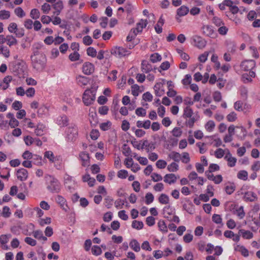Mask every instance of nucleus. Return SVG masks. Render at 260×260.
<instances>
[{
  "instance_id": "obj_1",
  "label": "nucleus",
  "mask_w": 260,
  "mask_h": 260,
  "mask_svg": "<svg viewBox=\"0 0 260 260\" xmlns=\"http://www.w3.org/2000/svg\"><path fill=\"white\" fill-rule=\"evenodd\" d=\"M42 47V45L41 44H36L33 54L30 56L32 67L38 72H41L43 70L46 63L45 55L39 50Z\"/></svg>"
},
{
  "instance_id": "obj_2",
  "label": "nucleus",
  "mask_w": 260,
  "mask_h": 260,
  "mask_svg": "<svg viewBox=\"0 0 260 260\" xmlns=\"http://www.w3.org/2000/svg\"><path fill=\"white\" fill-rule=\"evenodd\" d=\"M47 188L52 193H58L60 190V184L54 176L47 175L45 177Z\"/></svg>"
},
{
  "instance_id": "obj_3",
  "label": "nucleus",
  "mask_w": 260,
  "mask_h": 260,
  "mask_svg": "<svg viewBox=\"0 0 260 260\" xmlns=\"http://www.w3.org/2000/svg\"><path fill=\"white\" fill-rule=\"evenodd\" d=\"M111 53L116 57L121 58L129 55L131 51L122 47L116 46L111 49Z\"/></svg>"
},
{
  "instance_id": "obj_4",
  "label": "nucleus",
  "mask_w": 260,
  "mask_h": 260,
  "mask_svg": "<svg viewBox=\"0 0 260 260\" xmlns=\"http://www.w3.org/2000/svg\"><path fill=\"white\" fill-rule=\"evenodd\" d=\"M95 92L90 90H86L83 95V101L85 105L88 106L95 100Z\"/></svg>"
},
{
  "instance_id": "obj_5",
  "label": "nucleus",
  "mask_w": 260,
  "mask_h": 260,
  "mask_svg": "<svg viewBox=\"0 0 260 260\" xmlns=\"http://www.w3.org/2000/svg\"><path fill=\"white\" fill-rule=\"evenodd\" d=\"M78 129L76 125L69 127L67 131V138L68 141L73 142L76 140L78 137Z\"/></svg>"
},
{
  "instance_id": "obj_6",
  "label": "nucleus",
  "mask_w": 260,
  "mask_h": 260,
  "mask_svg": "<svg viewBox=\"0 0 260 260\" xmlns=\"http://www.w3.org/2000/svg\"><path fill=\"white\" fill-rule=\"evenodd\" d=\"M255 66V61L253 60H249L242 62L240 67L242 70L247 71L252 69Z\"/></svg>"
},
{
  "instance_id": "obj_7",
  "label": "nucleus",
  "mask_w": 260,
  "mask_h": 260,
  "mask_svg": "<svg viewBox=\"0 0 260 260\" xmlns=\"http://www.w3.org/2000/svg\"><path fill=\"white\" fill-rule=\"evenodd\" d=\"M94 70V66L90 62H85L82 67V71L85 75H90Z\"/></svg>"
},
{
  "instance_id": "obj_8",
  "label": "nucleus",
  "mask_w": 260,
  "mask_h": 260,
  "mask_svg": "<svg viewBox=\"0 0 260 260\" xmlns=\"http://www.w3.org/2000/svg\"><path fill=\"white\" fill-rule=\"evenodd\" d=\"M79 157L82 160V165L83 167L88 166L89 165V154L86 152H81L79 154Z\"/></svg>"
},
{
  "instance_id": "obj_9",
  "label": "nucleus",
  "mask_w": 260,
  "mask_h": 260,
  "mask_svg": "<svg viewBox=\"0 0 260 260\" xmlns=\"http://www.w3.org/2000/svg\"><path fill=\"white\" fill-rule=\"evenodd\" d=\"M193 41L194 45L199 48H203L206 46V41L200 37L194 36Z\"/></svg>"
},
{
  "instance_id": "obj_10",
  "label": "nucleus",
  "mask_w": 260,
  "mask_h": 260,
  "mask_svg": "<svg viewBox=\"0 0 260 260\" xmlns=\"http://www.w3.org/2000/svg\"><path fill=\"white\" fill-rule=\"evenodd\" d=\"M52 7L55 10V11L53 12V14L56 16H58L60 14L61 10L63 8V2L62 1L59 0L55 3L53 5Z\"/></svg>"
},
{
  "instance_id": "obj_11",
  "label": "nucleus",
  "mask_w": 260,
  "mask_h": 260,
  "mask_svg": "<svg viewBox=\"0 0 260 260\" xmlns=\"http://www.w3.org/2000/svg\"><path fill=\"white\" fill-rule=\"evenodd\" d=\"M17 177L20 181L25 180L28 177L27 171L23 168L19 169L17 172Z\"/></svg>"
},
{
  "instance_id": "obj_12",
  "label": "nucleus",
  "mask_w": 260,
  "mask_h": 260,
  "mask_svg": "<svg viewBox=\"0 0 260 260\" xmlns=\"http://www.w3.org/2000/svg\"><path fill=\"white\" fill-rule=\"evenodd\" d=\"M89 121L92 125H96L98 123L97 114L94 109L89 110Z\"/></svg>"
},
{
  "instance_id": "obj_13",
  "label": "nucleus",
  "mask_w": 260,
  "mask_h": 260,
  "mask_svg": "<svg viewBox=\"0 0 260 260\" xmlns=\"http://www.w3.org/2000/svg\"><path fill=\"white\" fill-rule=\"evenodd\" d=\"M165 182L171 184L176 182L177 177L174 174H166L164 177Z\"/></svg>"
},
{
  "instance_id": "obj_14",
  "label": "nucleus",
  "mask_w": 260,
  "mask_h": 260,
  "mask_svg": "<svg viewBox=\"0 0 260 260\" xmlns=\"http://www.w3.org/2000/svg\"><path fill=\"white\" fill-rule=\"evenodd\" d=\"M163 84L161 83H157L154 86L155 94L157 96H161L165 93V90L162 89Z\"/></svg>"
},
{
  "instance_id": "obj_15",
  "label": "nucleus",
  "mask_w": 260,
  "mask_h": 260,
  "mask_svg": "<svg viewBox=\"0 0 260 260\" xmlns=\"http://www.w3.org/2000/svg\"><path fill=\"white\" fill-rule=\"evenodd\" d=\"M257 198L256 194L252 191L246 192L244 196V199L246 201L253 202L256 201Z\"/></svg>"
},
{
  "instance_id": "obj_16",
  "label": "nucleus",
  "mask_w": 260,
  "mask_h": 260,
  "mask_svg": "<svg viewBox=\"0 0 260 260\" xmlns=\"http://www.w3.org/2000/svg\"><path fill=\"white\" fill-rule=\"evenodd\" d=\"M147 20L141 19L140 21L137 24V27L133 29H136V32L137 34L138 32H141L142 31L143 28H145L147 24Z\"/></svg>"
},
{
  "instance_id": "obj_17",
  "label": "nucleus",
  "mask_w": 260,
  "mask_h": 260,
  "mask_svg": "<svg viewBox=\"0 0 260 260\" xmlns=\"http://www.w3.org/2000/svg\"><path fill=\"white\" fill-rule=\"evenodd\" d=\"M76 80L78 84L80 86L86 85L89 81L87 77L81 75L76 77Z\"/></svg>"
},
{
  "instance_id": "obj_18",
  "label": "nucleus",
  "mask_w": 260,
  "mask_h": 260,
  "mask_svg": "<svg viewBox=\"0 0 260 260\" xmlns=\"http://www.w3.org/2000/svg\"><path fill=\"white\" fill-rule=\"evenodd\" d=\"M152 66L147 61L143 60L141 63V70L143 73H147L152 70Z\"/></svg>"
},
{
  "instance_id": "obj_19",
  "label": "nucleus",
  "mask_w": 260,
  "mask_h": 260,
  "mask_svg": "<svg viewBox=\"0 0 260 260\" xmlns=\"http://www.w3.org/2000/svg\"><path fill=\"white\" fill-rule=\"evenodd\" d=\"M203 32L210 37L213 38L215 36V32L212 28L209 26L206 25L203 27Z\"/></svg>"
},
{
  "instance_id": "obj_20",
  "label": "nucleus",
  "mask_w": 260,
  "mask_h": 260,
  "mask_svg": "<svg viewBox=\"0 0 260 260\" xmlns=\"http://www.w3.org/2000/svg\"><path fill=\"white\" fill-rule=\"evenodd\" d=\"M239 234L242 236V237L246 239H250L253 237V234L249 231H246L241 229L239 231Z\"/></svg>"
},
{
  "instance_id": "obj_21",
  "label": "nucleus",
  "mask_w": 260,
  "mask_h": 260,
  "mask_svg": "<svg viewBox=\"0 0 260 260\" xmlns=\"http://www.w3.org/2000/svg\"><path fill=\"white\" fill-rule=\"evenodd\" d=\"M189 12V9L188 7L182 6L177 9V14L179 17L184 16L186 15Z\"/></svg>"
},
{
  "instance_id": "obj_22",
  "label": "nucleus",
  "mask_w": 260,
  "mask_h": 260,
  "mask_svg": "<svg viewBox=\"0 0 260 260\" xmlns=\"http://www.w3.org/2000/svg\"><path fill=\"white\" fill-rule=\"evenodd\" d=\"M234 213L236 214L240 219H243L245 215L243 206L237 207L235 210H234Z\"/></svg>"
},
{
  "instance_id": "obj_23",
  "label": "nucleus",
  "mask_w": 260,
  "mask_h": 260,
  "mask_svg": "<svg viewBox=\"0 0 260 260\" xmlns=\"http://www.w3.org/2000/svg\"><path fill=\"white\" fill-rule=\"evenodd\" d=\"M143 148H145L147 151L152 150L155 148V144L153 143H148L147 140H145L143 143L141 148L142 149Z\"/></svg>"
},
{
  "instance_id": "obj_24",
  "label": "nucleus",
  "mask_w": 260,
  "mask_h": 260,
  "mask_svg": "<svg viewBox=\"0 0 260 260\" xmlns=\"http://www.w3.org/2000/svg\"><path fill=\"white\" fill-rule=\"evenodd\" d=\"M164 19H162V16H161L157 22V23L155 26V30L158 34H160L162 32V26L164 23Z\"/></svg>"
},
{
  "instance_id": "obj_25",
  "label": "nucleus",
  "mask_w": 260,
  "mask_h": 260,
  "mask_svg": "<svg viewBox=\"0 0 260 260\" xmlns=\"http://www.w3.org/2000/svg\"><path fill=\"white\" fill-rule=\"evenodd\" d=\"M129 246L136 252H139L140 250V244L136 240H132L129 243Z\"/></svg>"
},
{
  "instance_id": "obj_26",
  "label": "nucleus",
  "mask_w": 260,
  "mask_h": 260,
  "mask_svg": "<svg viewBox=\"0 0 260 260\" xmlns=\"http://www.w3.org/2000/svg\"><path fill=\"white\" fill-rule=\"evenodd\" d=\"M6 39L7 45H9L10 47L13 45H15L17 44V40L13 36H7L6 37Z\"/></svg>"
},
{
  "instance_id": "obj_27",
  "label": "nucleus",
  "mask_w": 260,
  "mask_h": 260,
  "mask_svg": "<svg viewBox=\"0 0 260 260\" xmlns=\"http://www.w3.org/2000/svg\"><path fill=\"white\" fill-rule=\"evenodd\" d=\"M44 157L48 158L52 163L54 162L56 160V157L51 151H46L44 153Z\"/></svg>"
},
{
  "instance_id": "obj_28",
  "label": "nucleus",
  "mask_w": 260,
  "mask_h": 260,
  "mask_svg": "<svg viewBox=\"0 0 260 260\" xmlns=\"http://www.w3.org/2000/svg\"><path fill=\"white\" fill-rule=\"evenodd\" d=\"M158 201L161 204H167L169 203V198L168 195L161 193L158 198Z\"/></svg>"
},
{
  "instance_id": "obj_29",
  "label": "nucleus",
  "mask_w": 260,
  "mask_h": 260,
  "mask_svg": "<svg viewBox=\"0 0 260 260\" xmlns=\"http://www.w3.org/2000/svg\"><path fill=\"white\" fill-rule=\"evenodd\" d=\"M45 126L42 124H38L35 129V133L38 136H41L44 134Z\"/></svg>"
},
{
  "instance_id": "obj_30",
  "label": "nucleus",
  "mask_w": 260,
  "mask_h": 260,
  "mask_svg": "<svg viewBox=\"0 0 260 260\" xmlns=\"http://www.w3.org/2000/svg\"><path fill=\"white\" fill-rule=\"evenodd\" d=\"M183 208L186 212L189 214H193L194 212V208L193 204L190 202L189 204H184Z\"/></svg>"
},
{
  "instance_id": "obj_31",
  "label": "nucleus",
  "mask_w": 260,
  "mask_h": 260,
  "mask_svg": "<svg viewBox=\"0 0 260 260\" xmlns=\"http://www.w3.org/2000/svg\"><path fill=\"white\" fill-rule=\"evenodd\" d=\"M193 115V111L189 107H186L184 110L183 117L191 118Z\"/></svg>"
},
{
  "instance_id": "obj_32",
  "label": "nucleus",
  "mask_w": 260,
  "mask_h": 260,
  "mask_svg": "<svg viewBox=\"0 0 260 260\" xmlns=\"http://www.w3.org/2000/svg\"><path fill=\"white\" fill-rule=\"evenodd\" d=\"M235 185L234 183H228L225 188L226 192L229 194H231L235 190Z\"/></svg>"
},
{
  "instance_id": "obj_33",
  "label": "nucleus",
  "mask_w": 260,
  "mask_h": 260,
  "mask_svg": "<svg viewBox=\"0 0 260 260\" xmlns=\"http://www.w3.org/2000/svg\"><path fill=\"white\" fill-rule=\"evenodd\" d=\"M40 16V13L38 9H33L31 10L30 12V17L35 20H37L39 18Z\"/></svg>"
},
{
  "instance_id": "obj_34",
  "label": "nucleus",
  "mask_w": 260,
  "mask_h": 260,
  "mask_svg": "<svg viewBox=\"0 0 260 260\" xmlns=\"http://www.w3.org/2000/svg\"><path fill=\"white\" fill-rule=\"evenodd\" d=\"M215 124L212 120H209L206 123L205 125L206 129L209 132H212L215 128Z\"/></svg>"
},
{
  "instance_id": "obj_35",
  "label": "nucleus",
  "mask_w": 260,
  "mask_h": 260,
  "mask_svg": "<svg viewBox=\"0 0 260 260\" xmlns=\"http://www.w3.org/2000/svg\"><path fill=\"white\" fill-rule=\"evenodd\" d=\"M122 153L125 156H128L131 154V150L130 147L126 144H124L122 147Z\"/></svg>"
},
{
  "instance_id": "obj_36",
  "label": "nucleus",
  "mask_w": 260,
  "mask_h": 260,
  "mask_svg": "<svg viewBox=\"0 0 260 260\" xmlns=\"http://www.w3.org/2000/svg\"><path fill=\"white\" fill-rule=\"evenodd\" d=\"M236 250L241 252V254L245 257H247L249 255L248 250L243 246L238 245L236 248Z\"/></svg>"
},
{
  "instance_id": "obj_37",
  "label": "nucleus",
  "mask_w": 260,
  "mask_h": 260,
  "mask_svg": "<svg viewBox=\"0 0 260 260\" xmlns=\"http://www.w3.org/2000/svg\"><path fill=\"white\" fill-rule=\"evenodd\" d=\"M248 173L245 170L240 171L237 174V177L243 180H246L247 179Z\"/></svg>"
},
{
  "instance_id": "obj_38",
  "label": "nucleus",
  "mask_w": 260,
  "mask_h": 260,
  "mask_svg": "<svg viewBox=\"0 0 260 260\" xmlns=\"http://www.w3.org/2000/svg\"><path fill=\"white\" fill-rule=\"evenodd\" d=\"M10 17V12L7 10L0 11V19L2 20L8 19Z\"/></svg>"
},
{
  "instance_id": "obj_39",
  "label": "nucleus",
  "mask_w": 260,
  "mask_h": 260,
  "mask_svg": "<svg viewBox=\"0 0 260 260\" xmlns=\"http://www.w3.org/2000/svg\"><path fill=\"white\" fill-rule=\"evenodd\" d=\"M150 59L151 62H152L153 63H155L157 61H160L161 59V57L157 53H154L151 55Z\"/></svg>"
},
{
  "instance_id": "obj_40",
  "label": "nucleus",
  "mask_w": 260,
  "mask_h": 260,
  "mask_svg": "<svg viewBox=\"0 0 260 260\" xmlns=\"http://www.w3.org/2000/svg\"><path fill=\"white\" fill-rule=\"evenodd\" d=\"M169 157L175 161H179L181 158V155L176 152H172L169 154Z\"/></svg>"
},
{
  "instance_id": "obj_41",
  "label": "nucleus",
  "mask_w": 260,
  "mask_h": 260,
  "mask_svg": "<svg viewBox=\"0 0 260 260\" xmlns=\"http://www.w3.org/2000/svg\"><path fill=\"white\" fill-rule=\"evenodd\" d=\"M179 166L176 162H172L167 167V169L169 171L174 172L178 170Z\"/></svg>"
},
{
  "instance_id": "obj_42",
  "label": "nucleus",
  "mask_w": 260,
  "mask_h": 260,
  "mask_svg": "<svg viewBox=\"0 0 260 260\" xmlns=\"http://www.w3.org/2000/svg\"><path fill=\"white\" fill-rule=\"evenodd\" d=\"M55 201L62 208H63L64 206L66 205V201L65 199L61 196L58 195L55 198Z\"/></svg>"
},
{
  "instance_id": "obj_43",
  "label": "nucleus",
  "mask_w": 260,
  "mask_h": 260,
  "mask_svg": "<svg viewBox=\"0 0 260 260\" xmlns=\"http://www.w3.org/2000/svg\"><path fill=\"white\" fill-rule=\"evenodd\" d=\"M132 226L134 229L140 230L143 227V223L142 221L134 220L132 222Z\"/></svg>"
},
{
  "instance_id": "obj_44",
  "label": "nucleus",
  "mask_w": 260,
  "mask_h": 260,
  "mask_svg": "<svg viewBox=\"0 0 260 260\" xmlns=\"http://www.w3.org/2000/svg\"><path fill=\"white\" fill-rule=\"evenodd\" d=\"M15 14L19 17L22 18L25 16V13L21 7H17L14 10Z\"/></svg>"
},
{
  "instance_id": "obj_45",
  "label": "nucleus",
  "mask_w": 260,
  "mask_h": 260,
  "mask_svg": "<svg viewBox=\"0 0 260 260\" xmlns=\"http://www.w3.org/2000/svg\"><path fill=\"white\" fill-rule=\"evenodd\" d=\"M145 203L147 205H149L152 203L154 200V196L151 192H148L145 196Z\"/></svg>"
},
{
  "instance_id": "obj_46",
  "label": "nucleus",
  "mask_w": 260,
  "mask_h": 260,
  "mask_svg": "<svg viewBox=\"0 0 260 260\" xmlns=\"http://www.w3.org/2000/svg\"><path fill=\"white\" fill-rule=\"evenodd\" d=\"M11 235H2L0 236V242L2 244H6L9 241V239L11 238Z\"/></svg>"
},
{
  "instance_id": "obj_47",
  "label": "nucleus",
  "mask_w": 260,
  "mask_h": 260,
  "mask_svg": "<svg viewBox=\"0 0 260 260\" xmlns=\"http://www.w3.org/2000/svg\"><path fill=\"white\" fill-rule=\"evenodd\" d=\"M172 134L175 137H180L182 134V131L180 127H175L172 131Z\"/></svg>"
},
{
  "instance_id": "obj_48",
  "label": "nucleus",
  "mask_w": 260,
  "mask_h": 260,
  "mask_svg": "<svg viewBox=\"0 0 260 260\" xmlns=\"http://www.w3.org/2000/svg\"><path fill=\"white\" fill-rule=\"evenodd\" d=\"M91 251L92 254L95 255H99L102 252L101 248L96 245H94L92 247Z\"/></svg>"
},
{
  "instance_id": "obj_49",
  "label": "nucleus",
  "mask_w": 260,
  "mask_h": 260,
  "mask_svg": "<svg viewBox=\"0 0 260 260\" xmlns=\"http://www.w3.org/2000/svg\"><path fill=\"white\" fill-rule=\"evenodd\" d=\"M212 22L218 27L224 24L223 21L220 18L216 16H214L213 18Z\"/></svg>"
},
{
  "instance_id": "obj_50",
  "label": "nucleus",
  "mask_w": 260,
  "mask_h": 260,
  "mask_svg": "<svg viewBox=\"0 0 260 260\" xmlns=\"http://www.w3.org/2000/svg\"><path fill=\"white\" fill-rule=\"evenodd\" d=\"M237 118V114L234 112H232L226 116V119L229 122L235 121Z\"/></svg>"
},
{
  "instance_id": "obj_51",
  "label": "nucleus",
  "mask_w": 260,
  "mask_h": 260,
  "mask_svg": "<svg viewBox=\"0 0 260 260\" xmlns=\"http://www.w3.org/2000/svg\"><path fill=\"white\" fill-rule=\"evenodd\" d=\"M0 54H2L5 57L8 58L10 56V51L7 47L1 46Z\"/></svg>"
},
{
  "instance_id": "obj_52",
  "label": "nucleus",
  "mask_w": 260,
  "mask_h": 260,
  "mask_svg": "<svg viewBox=\"0 0 260 260\" xmlns=\"http://www.w3.org/2000/svg\"><path fill=\"white\" fill-rule=\"evenodd\" d=\"M51 222V218L46 217L45 219L41 218L39 219V223L40 225L42 226H44L45 224H50Z\"/></svg>"
},
{
  "instance_id": "obj_53",
  "label": "nucleus",
  "mask_w": 260,
  "mask_h": 260,
  "mask_svg": "<svg viewBox=\"0 0 260 260\" xmlns=\"http://www.w3.org/2000/svg\"><path fill=\"white\" fill-rule=\"evenodd\" d=\"M158 226L159 228V230L164 232H167V226L166 225V223L164 221L160 220L158 222Z\"/></svg>"
},
{
  "instance_id": "obj_54",
  "label": "nucleus",
  "mask_w": 260,
  "mask_h": 260,
  "mask_svg": "<svg viewBox=\"0 0 260 260\" xmlns=\"http://www.w3.org/2000/svg\"><path fill=\"white\" fill-rule=\"evenodd\" d=\"M69 57L72 61H75L79 59L80 54L77 52L75 51L73 53H71Z\"/></svg>"
},
{
  "instance_id": "obj_55",
  "label": "nucleus",
  "mask_w": 260,
  "mask_h": 260,
  "mask_svg": "<svg viewBox=\"0 0 260 260\" xmlns=\"http://www.w3.org/2000/svg\"><path fill=\"white\" fill-rule=\"evenodd\" d=\"M219 28L218 29V33L221 35H225L228 31V28L225 26L224 25H221L219 26Z\"/></svg>"
},
{
  "instance_id": "obj_56",
  "label": "nucleus",
  "mask_w": 260,
  "mask_h": 260,
  "mask_svg": "<svg viewBox=\"0 0 260 260\" xmlns=\"http://www.w3.org/2000/svg\"><path fill=\"white\" fill-rule=\"evenodd\" d=\"M136 114L139 116L144 117L146 115V111L143 108H138L136 110Z\"/></svg>"
},
{
  "instance_id": "obj_57",
  "label": "nucleus",
  "mask_w": 260,
  "mask_h": 260,
  "mask_svg": "<svg viewBox=\"0 0 260 260\" xmlns=\"http://www.w3.org/2000/svg\"><path fill=\"white\" fill-rule=\"evenodd\" d=\"M92 42L93 41L91 37L89 36H86L83 38V43L86 46L91 45L92 43Z\"/></svg>"
},
{
  "instance_id": "obj_58",
  "label": "nucleus",
  "mask_w": 260,
  "mask_h": 260,
  "mask_svg": "<svg viewBox=\"0 0 260 260\" xmlns=\"http://www.w3.org/2000/svg\"><path fill=\"white\" fill-rule=\"evenodd\" d=\"M151 178L154 182H158L162 179V177L160 175L155 173L151 174Z\"/></svg>"
},
{
  "instance_id": "obj_59",
  "label": "nucleus",
  "mask_w": 260,
  "mask_h": 260,
  "mask_svg": "<svg viewBox=\"0 0 260 260\" xmlns=\"http://www.w3.org/2000/svg\"><path fill=\"white\" fill-rule=\"evenodd\" d=\"M87 54L88 55L93 57L96 55V51L93 47H90L87 49Z\"/></svg>"
},
{
  "instance_id": "obj_60",
  "label": "nucleus",
  "mask_w": 260,
  "mask_h": 260,
  "mask_svg": "<svg viewBox=\"0 0 260 260\" xmlns=\"http://www.w3.org/2000/svg\"><path fill=\"white\" fill-rule=\"evenodd\" d=\"M24 241L27 244L34 246L37 244V241L30 237H27L25 238Z\"/></svg>"
},
{
  "instance_id": "obj_61",
  "label": "nucleus",
  "mask_w": 260,
  "mask_h": 260,
  "mask_svg": "<svg viewBox=\"0 0 260 260\" xmlns=\"http://www.w3.org/2000/svg\"><path fill=\"white\" fill-rule=\"evenodd\" d=\"M212 220L217 224L222 223V218L220 215L214 214L212 216Z\"/></svg>"
},
{
  "instance_id": "obj_62",
  "label": "nucleus",
  "mask_w": 260,
  "mask_h": 260,
  "mask_svg": "<svg viewBox=\"0 0 260 260\" xmlns=\"http://www.w3.org/2000/svg\"><path fill=\"white\" fill-rule=\"evenodd\" d=\"M188 120H186L185 121V124L186 126H189L190 128H192L193 125L195 121L197 119H195L194 117H191V118H189Z\"/></svg>"
},
{
  "instance_id": "obj_63",
  "label": "nucleus",
  "mask_w": 260,
  "mask_h": 260,
  "mask_svg": "<svg viewBox=\"0 0 260 260\" xmlns=\"http://www.w3.org/2000/svg\"><path fill=\"white\" fill-rule=\"evenodd\" d=\"M156 166L158 169H164L167 166V162L164 160L159 159L156 161Z\"/></svg>"
},
{
  "instance_id": "obj_64",
  "label": "nucleus",
  "mask_w": 260,
  "mask_h": 260,
  "mask_svg": "<svg viewBox=\"0 0 260 260\" xmlns=\"http://www.w3.org/2000/svg\"><path fill=\"white\" fill-rule=\"evenodd\" d=\"M111 126V123L110 121L102 123L100 124V128L103 131H107Z\"/></svg>"
}]
</instances>
